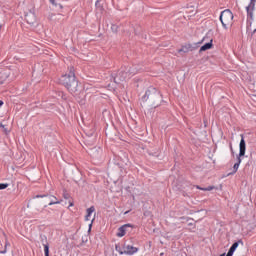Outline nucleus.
<instances>
[{
	"label": "nucleus",
	"instance_id": "obj_1",
	"mask_svg": "<svg viewBox=\"0 0 256 256\" xmlns=\"http://www.w3.org/2000/svg\"><path fill=\"white\" fill-rule=\"evenodd\" d=\"M60 83L64 85L70 93H75L77 87H79V82L75 78V68L70 67L69 73L61 76Z\"/></svg>",
	"mask_w": 256,
	"mask_h": 256
},
{
	"label": "nucleus",
	"instance_id": "obj_2",
	"mask_svg": "<svg viewBox=\"0 0 256 256\" xmlns=\"http://www.w3.org/2000/svg\"><path fill=\"white\" fill-rule=\"evenodd\" d=\"M239 155L237 156V162L233 166V172L230 173L229 175H235L237 171H239V165H241V157H245V151L247 149V145L245 143V136L241 134V140L239 144Z\"/></svg>",
	"mask_w": 256,
	"mask_h": 256
},
{
	"label": "nucleus",
	"instance_id": "obj_3",
	"mask_svg": "<svg viewBox=\"0 0 256 256\" xmlns=\"http://www.w3.org/2000/svg\"><path fill=\"white\" fill-rule=\"evenodd\" d=\"M220 21L225 29H227L229 25H233V12L229 9L222 11L220 14Z\"/></svg>",
	"mask_w": 256,
	"mask_h": 256
},
{
	"label": "nucleus",
	"instance_id": "obj_4",
	"mask_svg": "<svg viewBox=\"0 0 256 256\" xmlns=\"http://www.w3.org/2000/svg\"><path fill=\"white\" fill-rule=\"evenodd\" d=\"M247 12V32L251 33V35H255L256 33V18H255V4L254 8L252 9V16H249V11L246 9Z\"/></svg>",
	"mask_w": 256,
	"mask_h": 256
},
{
	"label": "nucleus",
	"instance_id": "obj_5",
	"mask_svg": "<svg viewBox=\"0 0 256 256\" xmlns=\"http://www.w3.org/2000/svg\"><path fill=\"white\" fill-rule=\"evenodd\" d=\"M247 12V32L251 33V35H255L256 33V18H255V4L254 8L252 9V16H249V11L246 9Z\"/></svg>",
	"mask_w": 256,
	"mask_h": 256
},
{
	"label": "nucleus",
	"instance_id": "obj_6",
	"mask_svg": "<svg viewBox=\"0 0 256 256\" xmlns=\"http://www.w3.org/2000/svg\"><path fill=\"white\" fill-rule=\"evenodd\" d=\"M129 75L130 77H133V75H137V68L135 66H132L126 73L120 72L119 75L114 77V83L119 85L121 82L125 81V77L123 75Z\"/></svg>",
	"mask_w": 256,
	"mask_h": 256
},
{
	"label": "nucleus",
	"instance_id": "obj_7",
	"mask_svg": "<svg viewBox=\"0 0 256 256\" xmlns=\"http://www.w3.org/2000/svg\"><path fill=\"white\" fill-rule=\"evenodd\" d=\"M159 96L160 94L156 88L150 87L148 90H146L145 95L142 96V101L146 102L148 99H155Z\"/></svg>",
	"mask_w": 256,
	"mask_h": 256
},
{
	"label": "nucleus",
	"instance_id": "obj_8",
	"mask_svg": "<svg viewBox=\"0 0 256 256\" xmlns=\"http://www.w3.org/2000/svg\"><path fill=\"white\" fill-rule=\"evenodd\" d=\"M44 197H47L49 199L48 205H59L61 201L57 200V197L54 195L44 194V195H36L35 199H43Z\"/></svg>",
	"mask_w": 256,
	"mask_h": 256
},
{
	"label": "nucleus",
	"instance_id": "obj_9",
	"mask_svg": "<svg viewBox=\"0 0 256 256\" xmlns=\"http://www.w3.org/2000/svg\"><path fill=\"white\" fill-rule=\"evenodd\" d=\"M137 251H139V248L134 247L132 245H126L124 246V251L120 252V255H135V253H137Z\"/></svg>",
	"mask_w": 256,
	"mask_h": 256
},
{
	"label": "nucleus",
	"instance_id": "obj_10",
	"mask_svg": "<svg viewBox=\"0 0 256 256\" xmlns=\"http://www.w3.org/2000/svg\"><path fill=\"white\" fill-rule=\"evenodd\" d=\"M25 20L28 25H35V23L37 22V16H35V13L29 12L25 15Z\"/></svg>",
	"mask_w": 256,
	"mask_h": 256
},
{
	"label": "nucleus",
	"instance_id": "obj_11",
	"mask_svg": "<svg viewBox=\"0 0 256 256\" xmlns=\"http://www.w3.org/2000/svg\"><path fill=\"white\" fill-rule=\"evenodd\" d=\"M131 227V224H124L120 228H118L117 237H125L127 233V229Z\"/></svg>",
	"mask_w": 256,
	"mask_h": 256
},
{
	"label": "nucleus",
	"instance_id": "obj_12",
	"mask_svg": "<svg viewBox=\"0 0 256 256\" xmlns=\"http://www.w3.org/2000/svg\"><path fill=\"white\" fill-rule=\"evenodd\" d=\"M255 3H256V0H250V3L248 4V6H246V10L248 11V17H252Z\"/></svg>",
	"mask_w": 256,
	"mask_h": 256
},
{
	"label": "nucleus",
	"instance_id": "obj_13",
	"mask_svg": "<svg viewBox=\"0 0 256 256\" xmlns=\"http://www.w3.org/2000/svg\"><path fill=\"white\" fill-rule=\"evenodd\" d=\"M239 243H241V245H243V240H238L237 242L232 244V246L230 247V249L228 251L229 255H233V253H235V251L237 250V247H239Z\"/></svg>",
	"mask_w": 256,
	"mask_h": 256
},
{
	"label": "nucleus",
	"instance_id": "obj_14",
	"mask_svg": "<svg viewBox=\"0 0 256 256\" xmlns=\"http://www.w3.org/2000/svg\"><path fill=\"white\" fill-rule=\"evenodd\" d=\"M86 216H85V221H91V215L95 213V206H91L86 210Z\"/></svg>",
	"mask_w": 256,
	"mask_h": 256
},
{
	"label": "nucleus",
	"instance_id": "obj_15",
	"mask_svg": "<svg viewBox=\"0 0 256 256\" xmlns=\"http://www.w3.org/2000/svg\"><path fill=\"white\" fill-rule=\"evenodd\" d=\"M211 47H213V40L201 46L200 53H202V51H208V49H211Z\"/></svg>",
	"mask_w": 256,
	"mask_h": 256
},
{
	"label": "nucleus",
	"instance_id": "obj_16",
	"mask_svg": "<svg viewBox=\"0 0 256 256\" xmlns=\"http://www.w3.org/2000/svg\"><path fill=\"white\" fill-rule=\"evenodd\" d=\"M44 247V255L49 256V243L43 244Z\"/></svg>",
	"mask_w": 256,
	"mask_h": 256
},
{
	"label": "nucleus",
	"instance_id": "obj_17",
	"mask_svg": "<svg viewBox=\"0 0 256 256\" xmlns=\"http://www.w3.org/2000/svg\"><path fill=\"white\" fill-rule=\"evenodd\" d=\"M9 245V242H5V248L3 249V250H1L0 251V253L2 254V255H5V253H7V246Z\"/></svg>",
	"mask_w": 256,
	"mask_h": 256
},
{
	"label": "nucleus",
	"instance_id": "obj_18",
	"mask_svg": "<svg viewBox=\"0 0 256 256\" xmlns=\"http://www.w3.org/2000/svg\"><path fill=\"white\" fill-rule=\"evenodd\" d=\"M7 187H9L8 183H0V191L3 189H7Z\"/></svg>",
	"mask_w": 256,
	"mask_h": 256
},
{
	"label": "nucleus",
	"instance_id": "obj_19",
	"mask_svg": "<svg viewBox=\"0 0 256 256\" xmlns=\"http://www.w3.org/2000/svg\"><path fill=\"white\" fill-rule=\"evenodd\" d=\"M213 189H215V186H208L204 188L203 191H213Z\"/></svg>",
	"mask_w": 256,
	"mask_h": 256
},
{
	"label": "nucleus",
	"instance_id": "obj_20",
	"mask_svg": "<svg viewBox=\"0 0 256 256\" xmlns=\"http://www.w3.org/2000/svg\"><path fill=\"white\" fill-rule=\"evenodd\" d=\"M63 197H64V199H69V200H71V195H69V193H67V192H64V193H63Z\"/></svg>",
	"mask_w": 256,
	"mask_h": 256
},
{
	"label": "nucleus",
	"instance_id": "obj_21",
	"mask_svg": "<svg viewBox=\"0 0 256 256\" xmlns=\"http://www.w3.org/2000/svg\"><path fill=\"white\" fill-rule=\"evenodd\" d=\"M68 203H69V207H73V206L75 205V203H73V200H72V199H70V200L68 201Z\"/></svg>",
	"mask_w": 256,
	"mask_h": 256
},
{
	"label": "nucleus",
	"instance_id": "obj_22",
	"mask_svg": "<svg viewBox=\"0 0 256 256\" xmlns=\"http://www.w3.org/2000/svg\"><path fill=\"white\" fill-rule=\"evenodd\" d=\"M180 219L185 220V221H190L191 220V218H188V217H185V216L180 217Z\"/></svg>",
	"mask_w": 256,
	"mask_h": 256
},
{
	"label": "nucleus",
	"instance_id": "obj_23",
	"mask_svg": "<svg viewBox=\"0 0 256 256\" xmlns=\"http://www.w3.org/2000/svg\"><path fill=\"white\" fill-rule=\"evenodd\" d=\"M50 1V3L52 4V5H54L55 7H57V3H55V0H49Z\"/></svg>",
	"mask_w": 256,
	"mask_h": 256
},
{
	"label": "nucleus",
	"instance_id": "obj_24",
	"mask_svg": "<svg viewBox=\"0 0 256 256\" xmlns=\"http://www.w3.org/2000/svg\"><path fill=\"white\" fill-rule=\"evenodd\" d=\"M116 251H118V253H121V252H122V251H121V247H119V246L116 245Z\"/></svg>",
	"mask_w": 256,
	"mask_h": 256
},
{
	"label": "nucleus",
	"instance_id": "obj_25",
	"mask_svg": "<svg viewBox=\"0 0 256 256\" xmlns=\"http://www.w3.org/2000/svg\"><path fill=\"white\" fill-rule=\"evenodd\" d=\"M116 251H118V253H121V252H122V251H121V247H119V246L116 245Z\"/></svg>",
	"mask_w": 256,
	"mask_h": 256
},
{
	"label": "nucleus",
	"instance_id": "obj_26",
	"mask_svg": "<svg viewBox=\"0 0 256 256\" xmlns=\"http://www.w3.org/2000/svg\"><path fill=\"white\" fill-rule=\"evenodd\" d=\"M196 189H199L200 191H203V189H205V188H203L201 186H196Z\"/></svg>",
	"mask_w": 256,
	"mask_h": 256
},
{
	"label": "nucleus",
	"instance_id": "obj_27",
	"mask_svg": "<svg viewBox=\"0 0 256 256\" xmlns=\"http://www.w3.org/2000/svg\"><path fill=\"white\" fill-rule=\"evenodd\" d=\"M189 227H195V224L194 223H188Z\"/></svg>",
	"mask_w": 256,
	"mask_h": 256
},
{
	"label": "nucleus",
	"instance_id": "obj_28",
	"mask_svg": "<svg viewBox=\"0 0 256 256\" xmlns=\"http://www.w3.org/2000/svg\"><path fill=\"white\" fill-rule=\"evenodd\" d=\"M91 227H93V222H91V223L89 224V230H88V231H91Z\"/></svg>",
	"mask_w": 256,
	"mask_h": 256
},
{
	"label": "nucleus",
	"instance_id": "obj_29",
	"mask_svg": "<svg viewBox=\"0 0 256 256\" xmlns=\"http://www.w3.org/2000/svg\"><path fill=\"white\" fill-rule=\"evenodd\" d=\"M0 107H3V101L0 100Z\"/></svg>",
	"mask_w": 256,
	"mask_h": 256
},
{
	"label": "nucleus",
	"instance_id": "obj_30",
	"mask_svg": "<svg viewBox=\"0 0 256 256\" xmlns=\"http://www.w3.org/2000/svg\"><path fill=\"white\" fill-rule=\"evenodd\" d=\"M182 51H183V48L179 49V50H178V53H182Z\"/></svg>",
	"mask_w": 256,
	"mask_h": 256
},
{
	"label": "nucleus",
	"instance_id": "obj_31",
	"mask_svg": "<svg viewBox=\"0 0 256 256\" xmlns=\"http://www.w3.org/2000/svg\"><path fill=\"white\" fill-rule=\"evenodd\" d=\"M58 6L60 7V9H63V5H61V4H58Z\"/></svg>",
	"mask_w": 256,
	"mask_h": 256
},
{
	"label": "nucleus",
	"instance_id": "obj_32",
	"mask_svg": "<svg viewBox=\"0 0 256 256\" xmlns=\"http://www.w3.org/2000/svg\"><path fill=\"white\" fill-rule=\"evenodd\" d=\"M1 29H3V24L0 23V31H1Z\"/></svg>",
	"mask_w": 256,
	"mask_h": 256
},
{
	"label": "nucleus",
	"instance_id": "obj_33",
	"mask_svg": "<svg viewBox=\"0 0 256 256\" xmlns=\"http://www.w3.org/2000/svg\"><path fill=\"white\" fill-rule=\"evenodd\" d=\"M230 149H231V151H233V146L230 144Z\"/></svg>",
	"mask_w": 256,
	"mask_h": 256
},
{
	"label": "nucleus",
	"instance_id": "obj_34",
	"mask_svg": "<svg viewBox=\"0 0 256 256\" xmlns=\"http://www.w3.org/2000/svg\"><path fill=\"white\" fill-rule=\"evenodd\" d=\"M164 255H165V253H163V252L160 253V256H164Z\"/></svg>",
	"mask_w": 256,
	"mask_h": 256
},
{
	"label": "nucleus",
	"instance_id": "obj_35",
	"mask_svg": "<svg viewBox=\"0 0 256 256\" xmlns=\"http://www.w3.org/2000/svg\"><path fill=\"white\" fill-rule=\"evenodd\" d=\"M127 213H129V210H128V211H126V212L124 213V215H127Z\"/></svg>",
	"mask_w": 256,
	"mask_h": 256
},
{
	"label": "nucleus",
	"instance_id": "obj_36",
	"mask_svg": "<svg viewBox=\"0 0 256 256\" xmlns=\"http://www.w3.org/2000/svg\"><path fill=\"white\" fill-rule=\"evenodd\" d=\"M97 3H99V1H96V5H97Z\"/></svg>",
	"mask_w": 256,
	"mask_h": 256
}]
</instances>
